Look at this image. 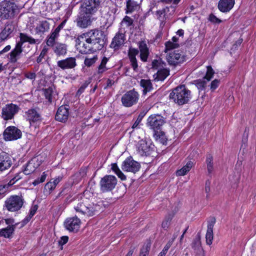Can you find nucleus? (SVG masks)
I'll return each instance as SVG.
<instances>
[{
  "mask_svg": "<svg viewBox=\"0 0 256 256\" xmlns=\"http://www.w3.org/2000/svg\"><path fill=\"white\" fill-rule=\"evenodd\" d=\"M80 36L84 38L86 43L91 44L98 50L104 46L107 40L104 32L98 29L92 30L84 33Z\"/></svg>",
  "mask_w": 256,
  "mask_h": 256,
  "instance_id": "f257e3e1",
  "label": "nucleus"
},
{
  "mask_svg": "<svg viewBox=\"0 0 256 256\" xmlns=\"http://www.w3.org/2000/svg\"><path fill=\"white\" fill-rule=\"evenodd\" d=\"M170 98L178 106L188 104L192 98L191 92L185 85H180L174 88L170 94Z\"/></svg>",
  "mask_w": 256,
  "mask_h": 256,
  "instance_id": "f03ea898",
  "label": "nucleus"
},
{
  "mask_svg": "<svg viewBox=\"0 0 256 256\" xmlns=\"http://www.w3.org/2000/svg\"><path fill=\"white\" fill-rule=\"evenodd\" d=\"M20 40L16 42L15 48L8 54L10 62L11 63L17 62L23 52L22 46L25 42H28L29 44H36V42L38 40L28 36L25 33H20Z\"/></svg>",
  "mask_w": 256,
  "mask_h": 256,
  "instance_id": "7ed1b4c3",
  "label": "nucleus"
},
{
  "mask_svg": "<svg viewBox=\"0 0 256 256\" xmlns=\"http://www.w3.org/2000/svg\"><path fill=\"white\" fill-rule=\"evenodd\" d=\"M18 12L16 4L11 0H4L0 2V18L8 20L14 18Z\"/></svg>",
  "mask_w": 256,
  "mask_h": 256,
  "instance_id": "20e7f679",
  "label": "nucleus"
},
{
  "mask_svg": "<svg viewBox=\"0 0 256 256\" xmlns=\"http://www.w3.org/2000/svg\"><path fill=\"white\" fill-rule=\"evenodd\" d=\"M24 202L22 195L12 196L6 200L4 206L9 212H17L22 208Z\"/></svg>",
  "mask_w": 256,
  "mask_h": 256,
  "instance_id": "39448f33",
  "label": "nucleus"
},
{
  "mask_svg": "<svg viewBox=\"0 0 256 256\" xmlns=\"http://www.w3.org/2000/svg\"><path fill=\"white\" fill-rule=\"evenodd\" d=\"M166 118L160 114H152L147 119L146 126L154 132L160 130Z\"/></svg>",
  "mask_w": 256,
  "mask_h": 256,
  "instance_id": "423d86ee",
  "label": "nucleus"
},
{
  "mask_svg": "<svg viewBox=\"0 0 256 256\" xmlns=\"http://www.w3.org/2000/svg\"><path fill=\"white\" fill-rule=\"evenodd\" d=\"M117 184V179L115 176L106 175L100 182V189L102 192H111Z\"/></svg>",
  "mask_w": 256,
  "mask_h": 256,
  "instance_id": "0eeeda50",
  "label": "nucleus"
},
{
  "mask_svg": "<svg viewBox=\"0 0 256 256\" xmlns=\"http://www.w3.org/2000/svg\"><path fill=\"white\" fill-rule=\"evenodd\" d=\"M138 98V93L133 89L124 94L122 97L121 101L124 106L130 107L137 103Z\"/></svg>",
  "mask_w": 256,
  "mask_h": 256,
  "instance_id": "6e6552de",
  "label": "nucleus"
},
{
  "mask_svg": "<svg viewBox=\"0 0 256 256\" xmlns=\"http://www.w3.org/2000/svg\"><path fill=\"white\" fill-rule=\"evenodd\" d=\"M100 4V0H83L80 10L93 15L98 11Z\"/></svg>",
  "mask_w": 256,
  "mask_h": 256,
  "instance_id": "1a4fd4ad",
  "label": "nucleus"
},
{
  "mask_svg": "<svg viewBox=\"0 0 256 256\" xmlns=\"http://www.w3.org/2000/svg\"><path fill=\"white\" fill-rule=\"evenodd\" d=\"M154 146L146 140H140L137 145V152L140 156H148L154 151Z\"/></svg>",
  "mask_w": 256,
  "mask_h": 256,
  "instance_id": "9d476101",
  "label": "nucleus"
},
{
  "mask_svg": "<svg viewBox=\"0 0 256 256\" xmlns=\"http://www.w3.org/2000/svg\"><path fill=\"white\" fill-rule=\"evenodd\" d=\"M186 58L182 52L178 50L170 52L166 56V60L170 65L176 66L186 61Z\"/></svg>",
  "mask_w": 256,
  "mask_h": 256,
  "instance_id": "9b49d317",
  "label": "nucleus"
},
{
  "mask_svg": "<svg viewBox=\"0 0 256 256\" xmlns=\"http://www.w3.org/2000/svg\"><path fill=\"white\" fill-rule=\"evenodd\" d=\"M19 110L20 108L16 104H7L2 110V118L5 120H12Z\"/></svg>",
  "mask_w": 256,
  "mask_h": 256,
  "instance_id": "f8f14e48",
  "label": "nucleus"
},
{
  "mask_svg": "<svg viewBox=\"0 0 256 256\" xmlns=\"http://www.w3.org/2000/svg\"><path fill=\"white\" fill-rule=\"evenodd\" d=\"M3 136L6 141L16 140L22 137V132L14 126H10L4 130Z\"/></svg>",
  "mask_w": 256,
  "mask_h": 256,
  "instance_id": "ddd939ff",
  "label": "nucleus"
},
{
  "mask_svg": "<svg viewBox=\"0 0 256 256\" xmlns=\"http://www.w3.org/2000/svg\"><path fill=\"white\" fill-rule=\"evenodd\" d=\"M140 164L134 160L132 157L128 158L122 164V168L124 171L132 172L134 174L140 170Z\"/></svg>",
  "mask_w": 256,
  "mask_h": 256,
  "instance_id": "4468645a",
  "label": "nucleus"
},
{
  "mask_svg": "<svg viewBox=\"0 0 256 256\" xmlns=\"http://www.w3.org/2000/svg\"><path fill=\"white\" fill-rule=\"evenodd\" d=\"M26 114V120L29 122L30 126H34L36 128L42 122L41 116L36 109H30Z\"/></svg>",
  "mask_w": 256,
  "mask_h": 256,
  "instance_id": "2eb2a0df",
  "label": "nucleus"
},
{
  "mask_svg": "<svg viewBox=\"0 0 256 256\" xmlns=\"http://www.w3.org/2000/svg\"><path fill=\"white\" fill-rule=\"evenodd\" d=\"M81 222L77 216L66 218L64 222L65 228L70 232H77L80 228Z\"/></svg>",
  "mask_w": 256,
  "mask_h": 256,
  "instance_id": "dca6fc26",
  "label": "nucleus"
},
{
  "mask_svg": "<svg viewBox=\"0 0 256 256\" xmlns=\"http://www.w3.org/2000/svg\"><path fill=\"white\" fill-rule=\"evenodd\" d=\"M15 26L14 22H7L4 28L0 33V42L11 38L14 35Z\"/></svg>",
  "mask_w": 256,
  "mask_h": 256,
  "instance_id": "f3484780",
  "label": "nucleus"
},
{
  "mask_svg": "<svg viewBox=\"0 0 256 256\" xmlns=\"http://www.w3.org/2000/svg\"><path fill=\"white\" fill-rule=\"evenodd\" d=\"M92 16L91 14L80 10V15L77 19V25L82 28H86L92 23Z\"/></svg>",
  "mask_w": 256,
  "mask_h": 256,
  "instance_id": "a211bd4d",
  "label": "nucleus"
},
{
  "mask_svg": "<svg viewBox=\"0 0 256 256\" xmlns=\"http://www.w3.org/2000/svg\"><path fill=\"white\" fill-rule=\"evenodd\" d=\"M12 164V158L8 153L5 152L0 153V172L9 169Z\"/></svg>",
  "mask_w": 256,
  "mask_h": 256,
  "instance_id": "6ab92c4d",
  "label": "nucleus"
},
{
  "mask_svg": "<svg viewBox=\"0 0 256 256\" xmlns=\"http://www.w3.org/2000/svg\"><path fill=\"white\" fill-rule=\"evenodd\" d=\"M57 66L62 70L74 68L76 66V59L74 57H69L60 60L57 62Z\"/></svg>",
  "mask_w": 256,
  "mask_h": 256,
  "instance_id": "aec40b11",
  "label": "nucleus"
},
{
  "mask_svg": "<svg viewBox=\"0 0 256 256\" xmlns=\"http://www.w3.org/2000/svg\"><path fill=\"white\" fill-rule=\"evenodd\" d=\"M216 222L214 217H210V220L208 222L207 232L206 235V242L207 244L210 245L212 242L214 238L213 228Z\"/></svg>",
  "mask_w": 256,
  "mask_h": 256,
  "instance_id": "412c9836",
  "label": "nucleus"
},
{
  "mask_svg": "<svg viewBox=\"0 0 256 256\" xmlns=\"http://www.w3.org/2000/svg\"><path fill=\"white\" fill-rule=\"evenodd\" d=\"M125 36L126 35L124 33L117 32L112 38L110 47L114 48V50H118L120 46L124 44L126 40Z\"/></svg>",
  "mask_w": 256,
  "mask_h": 256,
  "instance_id": "4be33fe9",
  "label": "nucleus"
},
{
  "mask_svg": "<svg viewBox=\"0 0 256 256\" xmlns=\"http://www.w3.org/2000/svg\"><path fill=\"white\" fill-rule=\"evenodd\" d=\"M69 116V108L65 106H62L58 108L55 116L57 121L65 122L67 121Z\"/></svg>",
  "mask_w": 256,
  "mask_h": 256,
  "instance_id": "5701e85b",
  "label": "nucleus"
},
{
  "mask_svg": "<svg viewBox=\"0 0 256 256\" xmlns=\"http://www.w3.org/2000/svg\"><path fill=\"white\" fill-rule=\"evenodd\" d=\"M235 0H220L218 8L222 12H229L234 7Z\"/></svg>",
  "mask_w": 256,
  "mask_h": 256,
  "instance_id": "b1692460",
  "label": "nucleus"
},
{
  "mask_svg": "<svg viewBox=\"0 0 256 256\" xmlns=\"http://www.w3.org/2000/svg\"><path fill=\"white\" fill-rule=\"evenodd\" d=\"M50 46L52 48L54 53L58 57L64 56L67 52L68 46L65 44L56 42Z\"/></svg>",
  "mask_w": 256,
  "mask_h": 256,
  "instance_id": "393cba45",
  "label": "nucleus"
},
{
  "mask_svg": "<svg viewBox=\"0 0 256 256\" xmlns=\"http://www.w3.org/2000/svg\"><path fill=\"white\" fill-rule=\"evenodd\" d=\"M18 224H16L11 226H8L6 228L0 229V236L5 238H10L12 236L16 229V226Z\"/></svg>",
  "mask_w": 256,
  "mask_h": 256,
  "instance_id": "a878e982",
  "label": "nucleus"
},
{
  "mask_svg": "<svg viewBox=\"0 0 256 256\" xmlns=\"http://www.w3.org/2000/svg\"><path fill=\"white\" fill-rule=\"evenodd\" d=\"M138 46L140 52V59L142 62H146L147 61L149 54L148 48L147 46V45L145 42L142 41L139 42Z\"/></svg>",
  "mask_w": 256,
  "mask_h": 256,
  "instance_id": "bb28decb",
  "label": "nucleus"
},
{
  "mask_svg": "<svg viewBox=\"0 0 256 256\" xmlns=\"http://www.w3.org/2000/svg\"><path fill=\"white\" fill-rule=\"evenodd\" d=\"M170 74V70L165 68H160L156 74L154 75V80L163 81Z\"/></svg>",
  "mask_w": 256,
  "mask_h": 256,
  "instance_id": "cd10ccee",
  "label": "nucleus"
},
{
  "mask_svg": "<svg viewBox=\"0 0 256 256\" xmlns=\"http://www.w3.org/2000/svg\"><path fill=\"white\" fill-rule=\"evenodd\" d=\"M50 29V24L47 20H42L40 22V24L35 28L36 34H43Z\"/></svg>",
  "mask_w": 256,
  "mask_h": 256,
  "instance_id": "c85d7f7f",
  "label": "nucleus"
},
{
  "mask_svg": "<svg viewBox=\"0 0 256 256\" xmlns=\"http://www.w3.org/2000/svg\"><path fill=\"white\" fill-rule=\"evenodd\" d=\"M102 210L101 207L98 204H88V210H86L85 214L88 216H93L98 214Z\"/></svg>",
  "mask_w": 256,
  "mask_h": 256,
  "instance_id": "c756f323",
  "label": "nucleus"
},
{
  "mask_svg": "<svg viewBox=\"0 0 256 256\" xmlns=\"http://www.w3.org/2000/svg\"><path fill=\"white\" fill-rule=\"evenodd\" d=\"M206 164L208 175L210 176L214 169L213 156L212 154H206Z\"/></svg>",
  "mask_w": 256,
  "mask_h": 256,
  "instance_id": "7c9ffc66",
  "label": "nucleus"
},
{
  "mask_svg": "<svg viewBox=\"0 0 256 256\" xmlns=\"http://www.w3.org/2000/svg\"><path fill=\"white\" fill-rule=\"evenodd\" d=\"M140 85L144 88L143 94H144L150 92L152 88V84L150 80L142 79L140 81Z\"/></svg>",
  "mask_w": 256,
  "mask_h": 256,
  "instance_id": "2f4dec72",
  "label": "nucleus"
},
{
  "mask_svg": "<svg viewBox=\"0 0 256 256\" xmlns=\"http://www.w3.org/2000/svg\"><path fill=\"white\" fill-rule=\"evenodd\" d=\"M154 137L156 140L162 144H166L168 138L165 135V133L161 130L154 132Z\"/></svg>",
  "mask_w": 256,
  "mask_h": 256,
  "instance_id": "473e14b6",
  "label": "nucleus"
},
{
  "mask_svg": "<svg viewBox=\"0 0 256 256\" xmlns=\"http://www.w3.org/2000/svg\"><path fill=\"white\" fill-rule=\"evenodd\" d=\"M98 50L96 48H94V46H92L91 44L86 43L83 44L82 48L80 52L82 54H87L94 52Z\"/></svg>",
  "mask_w": 256,
  "mask_h": 256,
  "instance_id": "72a5a7b5",
  "label": "nucleus"
},
{
  "mask_svg": "<svg viewBox=\"0 0 256 256\" xmlns=\"http://www.w3.org/2000/svg\"><path fill=\"white\" fill-rule=\"evenodd\" d=\"M38 166L39 164H37V166H35L34 160H32L27 163L26 168L24 170L23 172L24 174L26 175H28L32 173Z\"/></svg>",
  "mask_w": 256,
  "mask_h": 256,
  "instance_id": "f704fd0d",
  "label": "nucleus"
},
{
  "mask_svg": "<svg viewBox=\"0 0 256 256\" xmlns=\"http://www.w3.org/2000/svg\"><path fill=\"white\" fill-rule=\"evenodd\" d=\"M193 166V162L192 161H188L186 165L184 166L181 169L176 171V174L178 176H184L188 172Z\"/></svg>",
  "mask_w": 256,
  "mask_h": 256,
  "instance_id": "c9c22d12",
  "label": "nucleus"
},
{
  "mask_svg": "<svg viewBox=\"0 0 256 256\" xmlns=\"http://www.w3.org/2000/svg\"><path fill=\"white\" fill-rule=\"evenodd\" d=\"M138 8L137 2L134 0H128L126 2V13L132 12Z\"/></svg>",
  "mask_w": 256,
  "mask_h": 256,
  "instance_id": "e433bc0d",
  "label": "nucleus"
},
{
  "mask_svg": "<svg viewBox=\"0 0 256 256\" xmlns=\"http://www.w3.org/2000/svg\"><path fill=\"white\" fill-rule=\"evenodd\" d=\"M108 58H107L106 56L103 57L101 61L100 64L98 68V74H102L108 70V68H106V64L108 62Z\"/></svg>",
  "mask_w": 256,
  "mask_h": 256,
  "instance_id": "4c0bfd02",
  "label": "nucleus"
},
{
  "mask_svg": "<svg viewBox=\"0 0 256 256\" xmlns=\"http://www.w3.org/2000/svg\"><path fill=\"white\" fill-rule=\"evenodd\" d=\"M170 8L172 9V12L174 13L175 11L176 6H171L170 7H166V8H163L162 10H158L156 12V15L158 16V18L160 20H162L160 19V18L162 17V16H163V17H164L165 16L166 14L169 12Z\"/></svg>",
  "mask_w": 256,
  "mask_h": 256,
  "instance_id": "58836bf2",
  "label": "nucleus"
},
{
  "mask_svg": "<svg viewBox=\"0 0 256 256\" xmlns=\"http://www.w3.org/2000/svg\"><path fill=\"white\" fill-rule=\"evenodd\" d=\"M59 34L54 32V31L51 32L50 35L48 36L46 40V44L48 46H53L54 44H56L55 40L58 37Z\"/></svg>",
  "mask_w": 256,
  "mask_h": 256,
  "instance_id": "ea45409f",
  "label": "nucleus"
},
{
  "mask_svg": "<svg viewBox=\"0 0 256 256\" xmlns=\"http://www.w3.org/2000/svg\"><path fill=\"white\" fill-rule=\"evenodd\" d=\"M88 204H86V202H80L77 206L74 208L78 212H80L84 214H85L86 210H88Z\"/></svg>",
  "mask_w": 256,
  "mask_h": 256,
  "instance_id": "a19ab883",
  "label": "nucleus"
},
{
  "mask_svg": "<svg viewBox=\"0 0 256 256\" xmlns=\"http://www.w3.org/2000/svg\"><path fill=\"white\" fill-rule=\"evenodd\" d=\"M207 81L204 79H199L194 81V84L200 90H204L206 87Z\"/></svg>",
  "mask_w": 256,
  "mask_h": 256,
  "instance_id": "79ce46f5",
  "label": "nucleus"
},
{
  "mask_svg": "<svg viewBox=\"0 0 256 256\" xmlns=\"http://www.w3.org/2000/svg\"><path fill=\"white\" fill-rule=\"evenodd\" d=\"M174 216V214H168V215H166L164 218V220L162 222V228L166 229L168 228L170 222L172 219V218Z\"/></svg>",
  "mask_w": 256,
  "mask_h": 256,
  "instance_id": "37998d69",
  "label": "nucleus"
},
{
  "mask_svg": "<svg viewBox=\"0 0 256 256\" xmlns=\"http://www.w3.org/2000/svg\"><path fill=\"white\" fill-rule=\"evenodd\" d=\"M44 96L46 100H48L49 102H52V96L53 93L52 88L51 87H49L48 88H45L43 90Z\"/></svg>",
  "mask_w": 256,
  "mask_h": 256,
  "instance_id": "c03bdc74",
  "label": "nucleus"
},
{
  "mask_svg": "<svg viewBox=\"0 0 256 256\" xmlns=\"http://www.w3.org/2000/svg\"><path fill=\"white\" fill-rule=\"evenodd\" d=\"M214 74V72L212 66H207V71L206 76L203 78L208 82L212 78Z\"/></svg>",
  "mask_w": 256,
  "mask_h": 256,
  "instance_id": "a18cd8bd",
  "label": "nucleus"
},
{
  "mask_svg": "<svg viewBox=\"0 0 256 256\" xmlns=\"http://www.w3.org/2000/svg\"><path fill=\"white\" fill-rule=\"evenodd\" d=\"M179 44L177 43H174L170 41L166 42L165 43L164 52H166L168 50L178 48Z\"/></svg>",
  "mask_w": 256,
  "mask_h": 256,
  "instance_id": "49530a36",
  "label": "nucleus"
},
{
  "mask_svg": "<svg viewBox=\"0 0 256 256\" xmlns=\"http://www.w3.org/2000/svg\"><path fill=\"white\" fill-rule=\"evenodd\" d=\"M192 247L194 250L202 248L200 236H198L194 239L192 244Z\"/></svg>",
  "mask_w": 256,
  "mask_h": 256,
  "instance_id": "de8ad7c7",
  "label": "nucleus"
},
{
  "mask_svg": "<svg viewBox=\"0 0 256 256\" xmlns=\"http://www.w3.org/2000/svg\"><path fill=\"white\" fill-rule=\"evenodd\" d=\"M150 248V243L148 242L143 246L141 249L140 256H146Z\"/></svg>",
  "mask_w": 256,
  "mask_h": 256,
  "instance_id": "09e8293b",
  "label": "nucleus"
},
{
  "mask_svg": "<svg viewBox=\"0 0 256 256\" xmlns=\"http://www.w3.org/2000/svg\"><path fill=\"white\" fill-rule=\"evenodd\" d=\"M174 238H174L172 239V240H169L167 242V244H166V245L164 246V248H163L162 250L159 254L158 255H160V256H165V254L168 252V249L172 246V245L174 241Z\"/></svg>",
  "mask_w": 256,
  "mask_h": 256,
  "instance_id": "8fccbe9b",
  "label": "nucleus"
},
{
  "mask_svg": "<svg viewBox=\"0 0 256 256\" xmlns=\"http://www.w3.org/2000/svg\"><path fill=\"white\" fill-rule=\"evenodd\" d=\"M98 59V58L96 55L94 56L92 58H86L84 61V64L86 66L90 67L94 64Z\"/></svg>",
  "mask_w": 256,
  "mask_h": 256,
  "instance_id": "3c124183",
  "label": "nucleus"
},
{
  "mask_svg": "<svg viewBox=\"0 0 256 256\" xmlns=\"http://www.w3.org/2000/svg\"><path fill=\"white\" fill-rule=\"evenodd\" d=\"M146 114V112L144 111L140 113L136 120L132 126V128L134 129L138 126V124H140V122L142 121V119L144 116Z\"/></svg>",
  "mask_w": 256,
  "mask_h": 256,
  "instance_id": "603ef678",
  "label": "nucleus"
},
{
  "mask_svg": "<svg viewBox=\"0 0 256 256\" xmlns=\"http://www.w3.org/2000/svg\"><path fill=\"white\" fill-rule=\"evenodd\" d=\"M47 174H46V172H44L40 176V178H38L37 179L35 180L32 182V184L34 186L40 184V183H42L44 182L46 180Z\"/></svg>",
  "mask_w": 256,
  "mask_h": 256,
  "instance_id": "864d4df0",
  "label": "nucleus"
},
{
  "mask_svg": "<svg viewBox=\"0 0 256 256\" xmlns=\"http://www.w3.org/2000/svg\"><path fill=\"white\" fill-rule=\"evenodd\" d=\"M90 82V80L85 81L78 88L76 92V95H80L84 92L85 88L88 86Z\"/></svg>",
  "mask_w": 256,
  "mask_h": 256,
  "instance_id": "5fc2aeb1",
  "label": "nucleus"
},
{
  "mask_svg": "<svg viewBox=\"0 0 256 256\" xmlns=\"http://www.w3.org/2000/svg\"><path fill=\"white\" fill-rule=\"evenodd\" d=\"M208 20L214 24H220L222 22V20L218 18L213 14H210L208 16Z\"/></svg>",
  "mask_w": 256,
  "mask_h": 256,
  "instance_id": "6e6d98bb",
  "label": "nucleus"
},
{
  "mask_svg": "<svg viewBox=\"0 0 256 256\" xmlns=\"http://www.w3.org/2000/svg\"><path fill=\"white\" fill-rule=\"evenodd\" d=\"M122 22L125 23L127 27H129L133 26L134 20L130 17L126 16L123 18Z\"/></svg>",
  "mask_w": 256,
  "mask_h": 256,
  "instance_id": "4d7b16f0",
  "label": "nucleus"
},
{
  "mask_svg": "<svg viewBox=\"0 0 256 256\" xmlns=\"http://www.w3.org/2000/svg\"><path fill=\"white\" fill-rule=\"evenodd\" d=\"M47 52L48 49L46 48H44L42 50L40 56L37 58L36 62L38 64L42 62V58H44Z\"/></svg>",
  "mask_w": 256,
  "mask_h": 256,
  "instance_id": "13d9d810",
  "label": "nucleus"
},
{
  "mask_svg": "<svg viewBox=\"0 0 256 256\" xmlns=\"http://www.w3.org/2000/svg\"><path fill=\"white\" fill-rule=\"evenodd\" d=\"M138 53V49L130 48H129L128 52V56L129 57V58H130L136 57V56L137 55Z\"/></svg>",
  "mask_w": 256,
  "mask_h": 256,
  "instance_id": "bf43d9fd",
  "label": "nucleus"
},
{
  "mask_svg": "<svg viewBox=\"0 0 256 256\" xmlns=\"http://www.w3.org/2000/svg\"><path fill=\"white\" fill-rule=\"evenodd\" d=\"M152 68L154 69H155V70H157L158 68H160L161 67L162 68H163V67H164V66H162V65L161 66V63H160V62H159V60H154L152 62Z\"/></svg>",
  "mask_w": 256,
  "mask_h": 256,
  "instance_id": "052dcab7",
  "label": "nucleus"
},
{
  "mask_svg": "<svg viewBox=\"0 0 256 256\" xmlns=\"http://www.w3.org/2000/svg\"><path fill=\"white\" fill-rule=\"evenodd\" d=\"M130 61L131 62L132 66L134 70V71H137L138 65V62H137V60H136V57H133L132 58H130Z\"/></svg>",
  "mask_w": 256,
  "mask_h": 256,
  "instance_id": "680f3d73",
  "label": "nucleus"
},
{
  "mask_svg": "<svg viewBox=\"0 0 256 256\" xmlns=\"http://www.w3.org/2000/svg\"><path fill=\"white\" fill-rule=\"evenodd\" d=\"M68 240V236H62L60 238V240L58 241V244L61 246L60 250H62V246L66 244Z\"/></svg>",
  "mask_w": 256,
  "mask_h": 256,
  "instance_id": "e2e57ef3",
  "label": "nucleus"
},
{
  "mask_svg": "<svg viewBox=\"0 0 256 256\" xmlns=\"http://www.w3.org/2000/svg\"><path fill=\"white\" fill-rule=\"evenodd\" d=\"M220 80L216 79L212 80L210 84V89L212 91L214 90L218 86Z\"/></svg>",
  "mask_w": 256,
  "mask_h": 256,
  "instance_id": "0e129e2a",
  "label": "nucleus"
},
{
  "mask_svg": "<svg viewBox=\"0 0 256 256\" xmlns=\"http://www.w3.org/2000/svg\"><path fill=\"white\" fill-rule=\"evenodd\" d=\"M24 174V172H20L18 173L15 176L10 180V182H12V183L14 184L19 180L22 178L23 174Z\"/></svg>",
  "mask_w": 256,
  "mask_h": 256,
  "instance_id": "69168bd1",
  "label": "nucleus"
},
{
  "mask_svg": "<svg viewBox=\"0 0 256 256\" xmlns=\"http://www.w3.org/2000/svg\"><path fill=\"white\" fill-rule=\"evenodd\" d=\"M55 188V184L52 183V182H47L44 186V188L48 190L50 192L52 190Z\"/></svg>",
  "mask_w": 256,
  "mask_h": 256,
  "instance_id": "338daca9",
  "label": "nucleus"
},
{
  "mask_svg": "<svg viewBox=\"0 0 256 256\" xmlns=\"http://www.w3.org/2000/svg\"><path fill=\"white\" fill-rule=\"evenodd\" d=\"M38 206L37 204L32 206L30 208V212L28 214H30V216H33L36 214V210H38Z\"/></svg>",
  "mask_w": 256,
  "mask_h": 256,
  "instance_id": "774afa93",
  "label": "nucleus"
}]
</instances>
